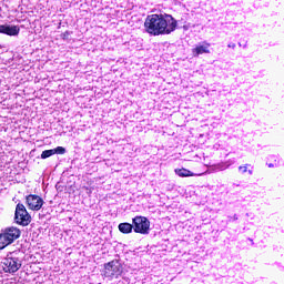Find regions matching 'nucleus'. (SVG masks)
Segmentation results:
<instances>
[{
	"label": "nucleus",
	"mask_w": 284,
	"mask_h": 284,
	"mask_svg": "<svg viewBox=\"0 0 284 284\" xmlns=\"http://www.w3.org/2000/svg\"><path fill=\"white\" fill-rule=\"evenodd\" d=\"M176 19L168 13H153L145 18L144 30L152 37H161V34H172L176 30Z\"/></svg>",
	"instance_id": "obj_1"
},
{
	"label": "nucleus",
	"mask_w": 284,
	"mask_h": 284,
	"mask_svg": "<svg viewBox=\"0 0 284 284\" xmlns=\"http://www.w3.org/2000/svg\"><path fill=\"white\" fill-rule=\"evenodd\" d=\"M21 236V230L10 226L4 229L0 234V250H4L8 245H12V242L17 241Z\"/></svg>",
	"instance_id": "obj_2"
},
{
	"label": "nucleus",
	"mask_w": 284,
	"mask_h": 284,
	"mask_svg": "<svg viewBox=\"0 0 284 284\" xmlns=\"http://www.w3.org/2000/svg\"><path fill=\"white\" fill-rule=\"evenodd\" d=\"M2 270L8 274H14V272H19V270H21L19 252H12L7 255L2 262Z\"/></svg>",
	"instance_id": "obj_3"
},
{
	"label": "nucleus",
	"mask_w": 284,
	"mask_h": 284,
	"mask_svg": "<svg viewBox=\"0 0 284 284\" xmlns=\"http://www.w3.org/2000/svg\"><path fill=\"white\" fill-rule=\"evenodd\" d=\"M14 221L17 225H22V227H27L29 223H32V216L22 203H18L16 206Z\"/></svg>",
	"instance_id": "obj_4"
},
{
	"label": "nucleus",
	"mask_w": 284,
	"mask_h": 284,
	"mask_svg": "<svg viewBox=\"0 0 284 284\" xmlns=\"http://www.w3.org/2000/svg\"><path fill=\"white\" fill-rule=\"evenodd\" d=\"M133 230L136 234H150V220L145 216H135L132 220Z\"/></svg>",
	"instance_id": "obj_5"
},
{
	"label": "nucleus",
	"mask_w": 284,
	"mask_h": 284,
	"mask_svg": "<svg viewBox=\"0 0 284 284\" xmlns=\"http://www.w3.org/2000/svg\"><path fill=\"white\" fill-rule=\"evenodd\" d=\"M123 272L119 262L111 261L104 265V276L106 278H119Z\"/></svg>",
	"instance_id": "obj_6"
},
{
	"label": "nucleus",
	"mask_w": 284,
	"mask_h": 284,
	"mask_svg": "<svg viewBox=\"0 0 284 284\" xmlns=\"http://www.w3.org/2000/svg\"><path fill=\"white\" fill-rule=\"evenodd\" d=\"M29 210L39 212L43 207V199L39 195L30 194L26 197Z\"/></svg>",
	"instance_id": "obj_7"
},
{
	"label": "nucleus",
	"mask_w": 284,
	"mask_h": 284,
	"mask_svg": "<svg viewBox=\"0 0 284 284\" xmlns=\"http://www.w3.org/2000/svg\"><path fill=\"white\" fill-rule=\"evenodd\" d=\"M21 29L19 26L0 24V34H8V37H18Z\"/></svg>",
	"instance_id": "obj_8"
},
{
	"label": "nucleus",
	"mask_w": 284,
	"mask_h": 284,
	"mask_svg": "<svg viewBox=\"0 0 284 284\" xmlns=\"http://www.w3.org/2000/svg\"><path fill=\"white\" fill-rule=\"evenodd\" d=\"M193 57H200V54H210V43L204 42V44L196 45L192 49Z\"/></svg>",
	"instance_id": "obj_9"
},
{
	"label": "nucleus",
	"mask_w": 284,
	"mask_h": 284,
	"mask_svg": "<svg viewBox=\"0 0 284 284\" xmlns=\"http://www.w3.org/2000/svg\"><path fill=\"white\" fill-rule=\"evenodd\" d=\"M119 230L122 232V234H131L132 230H134V224L132 225L130 223H120Z\"/></svg>",
	"instance_id": "obj_10"
},
{
	"label": "nucleus",
	"mask_w": 284,
	"mask_h": 284,
	"mask_svg": "<svg viewBox=\"0 0 284 284\" xmlns=\"http://www.w3.org/2000/svg\"><path fill=\"white\" fill-rule=\"evenodd\" d=\"M175 174H178V176H194V173H192V171L187 170V169H175Z\"/></svg>",
	"instance_id": "obj_11"
},
{
	"label": "nucleus",
	"mask_w": 284,
	"mask_h": 284,
	"mask_svg": "<svg viewBox=\"0 0 284 284\" xmlns=\"http://www.w3.org/2000/svg\"><path fill=\"white\" fill-rule=\"evenodd\" d=\"M50 156H54V151L53 149L51 150H45L41 153V159H50Z\"/></svg>",
	"instance_id": "obj_12"
},
{
	"label": "nucleus",
	"mask_w": 284,
	"mask_h": 284,
	"mask_svg": "<svg viewBox=\"0 0 284 284\" xmlns=\"http://www.w3.org/2000/svg\"><path fill=\"white\" fill-rule=\"evenodd\" d=\"M53 150V154H65V148L63 146H57L55 149H52Z\"/></svg>",
	"instance_id": "obj_13"
},
{
	"label": "nucleus",
	"mask_w": 284,
	"mask_h": 284,
	"mask_svg": "<svg viewBox=\"0 0 284 284\" xmlns=\"http://www.w3.org/2000/svg\"><path fill=\"white\" fill-rule=\"evenodd\" d=\"M239 170L242 172V174H245V172H247V165L239 166Z\"/></svg>",
	"instance_id": "obj_14"
},
{
	"label": "nucleus",
	"mask_w": 284,
	"mask_h": 284,
	"mask_svg": "<svg viewBox=\"0 0 284 284\" xmlns=\"http://www.w3.org/2000/svg\"><path fill=\"white\" fill-rule=\"evenodd\" d=\"M70 37V31L62 33V39H68Z\"/></svg>",
	"instance_id": "obj_15"
},
{
	"label": "nucleus",
	"mask_w": 284,
	"mask_h": 284,
	"mask_svg": "<svg viewBox=\"0 0 284 284\" xmlns=\"http://www.w3.org/2000/svg\"><path fill=\"white\" fill-rule=\"evenodd\" d=\"M227 47L234 49V48H236V44H235V43H232V44H229Z\"/></svg>",
	"instance_id": "obj_16"
},
{
	"label": "nucleus",
	"mask_w": 284,
	"mask_h": 284,
	"mask_svg": "<svg viewBox=\"0 0 284 284\" xmlns=\"http://www.w3.org/2000/svg\"><path fill=\"white\" fill-rule=\"evenodd\" d=\"M268 168H274V164H268Z\"/></svg>",
	"instance_id": "obj_17"
},
{
	"label": "nucleus",
	"mask_w": 284,
	"mask_h": 284,
	"mask_svg": "<svg viewBox=\"0 0 284 284\" xmlns=\"http://www.w3.org/2000/svg\"><path fill=\"white\" fill-rule=\"evenodd\" d=\"M248 174H252V170H248Z\"/></svg>",
	"instance_id": "obj_18"
},
{
	"label": "nucleus",
	"mask_w": 284,
	"mask_h": 284,
	"mask_svg": "<svg viewBox=\"0 0 284 284\" xmlns=\"http://www.w3.org/2000/svg\"><path fill=\"white\" fill-rule=\"evenodd\" d=\"M234 219H235V221H236L239 217H236V215H234Z\"/></svg>",
	"instance_id": "obj_19"
}]
</instances>
